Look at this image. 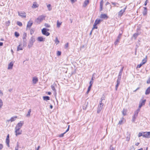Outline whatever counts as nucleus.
<instances>
[{"mask_svg":"<svg viewBox=\"0 0 150 150\" xmlns=\"http://www.w3.org/2000/svg\"><path fill=\"white\" fill-rule=\"evenodd\" d=\"M127 110L125 109H124L122 111V114L124 116L125 115H126Z\"/></svg>","mask_w":150,"mask_h":150,"instance_id":"obj_31","label":"nucleus"},{"mask_svg":"<svg viewBox=\"0 0 150 150\" xmlns=\"http://www.w3.org/2000/svg\"><path fill=\"white\" fill-rule=\"evenodd\" d=\"M71 1L72 4H73L75 2V1L74 0H71Z\"/></svg>","mask_w":150,"mask_h":150,"instance_id":"obj_60","label":"nucleus"},{"mask_svg":"<svg viewBox=\"0 0 150 150\" xmlns=\"http://www.w3.org/2000/svg\"><path fill=\"white\" fill-rule=\"evenodd\" d=\"M103 2V0H102L100 3V11H101L102 10Z\"/></svg>","mask_w":150,"mask_h":150,"instance_id":"obj_21","label":"nucleus"},{"mask_svg":"<svg viewBox=\"0 0 150 150\" xmlns=\"http://www.w3.org/2000/svg\"><path fill=\"white\" fill-rule=\"evenodd\" d=\"M139 113V112H137L136 110V111H135L134 112V115H135V116H138V113Z\"/></svg>","mask_w":150,"mask_h":150,"instance_id":"obj_52","label":"nucleus"},{"mask_svg":"<svg viewBox=\"0 0 150 150\" xmlns=\"http://www.w3.org/2000/svg\"><path fill=\"white\" fill-rule=\"evenodd\" d=\"M33 24V23L32 21H29L28 22L27 25V28H30L31 26Z\"/></svg>","mask_w":150,"mask_h":150,"instance_id":"obj_13","label":"nucleus"},{"mask_svg":"<svg viewBox=\"0 0 150 150\" xmlns=\"http://www.w3.org/2000/svg\"><path fill=\"white\" fill-rule=\"evenodd\" d=\"M110 150H114L113 147L112 146H110Z\"/></svg>","mask_w":150,"mask_h":150,"instance_id":"obj_58","label":"nucleus"},{"mask_svg":"<svg viewBox=\"0 0 150 150\" xmlns=\"http://www.w3.org/2000/svg\"><path fill=\"white\" fill-rule=\"evenodd\" d=\"M139 142H137V143H135V145L136 146H138V145H139Z\"/></svg>","mask_w":150,"mask_h":150,"instance_id":"obj_63","label":"nucleus"},{"mask_svg":"<svg viewBox=\"0 0 150 150\" xmlns=\"http://www.w3.org/2000/svg\"><path fill=\"white\" fill-rule=\"evenodd\" d=\"M141 108H139V107L136 110V111L138 112H139L140 111V109Z\"/></svg>","mask_w":150,"mask_h":150,"instance_id":"obj_61","label":"nucleus"},{"mask_svg":"<svg viewBox=\"0 0 150 150\" xmlns=\"http://www.w3.org/2000/svg\"><path fill=\"white\" fill-rule=\"evenodd\" d=\"M91 87L90 86H88L87 91V92H86V93L87 94H88L89 93V91H90V90H91Z\"/></svg>","mask_w":150,"mask_h":150,"instance_id":"obj_43","label":"nucleus"},{"mask_svg":"<svg viewBox=\"0 0 150 150\" xmlns=\"http://www.w3.org/2000/svg\"><path fill=\"white\" fill-rule=\"evenodd\" d=\"M97 25L94 23L93 25V27L92 29V30H93L94 29H97L98 28L96 26Z\"/></svg>","mask_w":150,"mask_h":150,"instance_id":"obj_41","label":"nucleus"},{"mask_svg":"<svg viewBox=\"0 0 150 150\" xmlns=\"http://www.w3.org/2000/svg\"><path fill=\"white\" fill-rule=\"evenodd\" d=\"M10 24V21H8L7 22H6V26H8Z\"/></svg>","mask_w":150,"mask_h":150,"instance_id":"obj_46","label":"nucleus"},{"mask_svg":"<svg viewBox=\"0 0 150 150\" xmlns=\"http://www.w3.org/2000/svg\"><path fill=\"white\" fill-rule=\"evenodd\" d=\"M3 147V146L2 144H0V150L2 149Z\"/></svg>","mask_w":150,"mask_h":150,"instance_id":"obj_53","label":"nucleus"},{"mask_svg":"<svg viewBox=\"0 0 150 150\" xmlns=\"http://www.w3.org/2000/svg\"><path fill=\"white\" fill-rule=\"evenodd\" d=\"M93 83V81H90L89 82L90 85L89 86H90L91 87Z\"/></svg>","mask_w":150,"mask_h":150,"instance_id":"obj_54","label":"nucleus"},{"mask_svg":"<svg viewBox=\"0 0 150 150\" xmlns=\"http://www.w3.org/2000/svg\"><path fill=\"white\" fill-rule=\"evenodd\" d=\"M137 116H135V115H134L132 117V121L133 122H134L135 121V119L136 118V117H137Z\"/></svg>","mask_w":150,"mask_h":150,"instance_id":"obj_37","label":"nucleus"},{"mask_svg":"<svg viewBox=\"0 0 150 150\" xmlns=\"http://www.w3.org/2000/svg\"><path fill=\"white\" fill-rule=\"evenodd\" d=\"M126 9V7L123 10H120L118 13V16H121L123 14V13L125 11V10Z\"/></svg>","mask_w":150,"mask_h":150,"instance_id":"obj_11","label":"nucleus"},{"mask_svg":"<svg viewBox=\"0 0 150 150\" xmlns=\"http://www.w3.org/2000/svg\"><path fill=\"white\" fill-rule=\"evenodd\" d=\"M18 15L19 16L21 17L22 18H25L26 17V13L24 12L23 11L21 12H20L19 11H18Z\"/></svg>","mask_w":150,"mask_h":150,"instance_id":"obj_6","label":"nucleus"},{"mask_svg":"<svg viewBox=\"0 0 150 150\" xmlns=\"http://www.w3.org/2000/svg\"><path fill=\"white\" fill-rule=\"evenodd\" d=\"M146 101V100H144L140 101L139 106V108H141L143 105H144Z\"/></svg>","mask_w":150,"mask_h":150,"instance_id":"obj_9","label":"nucleus"},{"mask_svg":"<svg viewBox=\"0 0 150 150\" xmlns=\"http://www.w3.org/2000/svg\"><path fill=\"white\" fill-rule=\"evenodd\" d=\"M142 65H143V64H142V63H141L137 65V68H140L142 66Z\"/></svg>","mask_w":150,"mask_h":150,"instance_id":"obj_50","label":"nucleus"},{"mask_svg":"<svg viewBox=\"0 0 150 150\" xmlns=\"http://www.w3.org/2000/svg\"><path fill=\"white\" fill-rule=\"evenodd\" d=\"M19 144L18 142H17L16 144V146L15 147V150H18V148L19 147Z\"/></svg>","mask_w":150,"mask_h":150,"instance_id":"obj_35","label":"nucleus"},{"mask_svg":"<svg viewBox=\"0 0 150 150\" xmlns=\"http://www.w3.org/2000/svg\"><path fill=\"white\" fill-rule=\"evenodd\" d=\"M56 86V85L55 84H53L51 86L52 89L55 92L56 91V90L55 88V86Z\"/></svg>","mask_w":150,"mask_h":150,"instance_id":"obj_25","label":"nucleus"},{"mask_svg":"<svg viewBox=\"0 0 150 150\" xmlns=\"http://www.w3.org/2000/svg\"><path fill=\"white\" fill-rule=\"evenodd\" d=\"M51 5L50 4H49L47 6V7L49 11H51L52 9V8H51Z\"/></svg>","mask_w":150,"mask_h":150,"instance_id":"obj_42","label":"nucleus"},{"mask_svg":"<svg viewBox=\"0 0 150 150\" xmlns=\"http://www.w3.org/2000/svg\"><path fill=\"white\" fill-rule=\"evenodd\" d=\"M45 16L42 15L38 17L35 20V22L38 24H40L45 18Z\"/></svg>","mask_w":150,"mask_h":150,"instance_id":"obj_2","label":"nucleus"},{"mask_svg":"<svg viewBox=\"0 0 150 150\" xmlns=\"http://www.w3.org/2000/svg\"><path fill=\"white\" fill-rule=\"evenodd\" d=\"M144 10L143 12L142 13L144 16H145L147 14V9L146 7H144Z\"/></svg>","mask_w":150,"mask_h":150,"instance_id":"obj_17","label":"nucleus"},{"mask_svg":"<svg viewBox=\"0 0 150 150\" xmlns=\"http://www.w3.org/2000/svg\"><path fill=\"white\" fill-rule=\"evenodd\" d=\"M120 38H120L118 36L117 37V38L116 39V41L115 42V43H114V44L115 45H116L117 44V43L118 42H119L120 40Z\"/></svg>","mask_w":150,"mask_h":150,"instance_id":"obj_29","label":"nucleus"},{"mask_svg":"<svg viewBox=\"0 0 150 150\" xmlns=\"http://www.w3.org/2000/svg\"><path fill=\"white\" fill-rule=\"evenodd\" d=\"M143 137L146 138H150V132H144Z\"/></svg>","mask_w":150,"mask_h":150,"instance_id":"obj_7","label":"nucleus"},{"mask_svg":"<svg viewBox=\"0 0 150 150\" xmlns=\"http://www.w3.org/2000/svg\"><path fill=\"white\" fill-rule=\"evenodd\" d=\"M121 31H122V33H120L119 34V35L118 36V37L121 38V35H122V33H123V32H122V30H121Z\"/></svg>","mask_w":150,"mask_h":150,"instance_id":"obj_57","label":"nucleus"},{"mask_svg":"<svg viewBox=\"0 0 150 150\" xmlns=\"http://www.w3.org/2000/svg\"><path fill=\"white\" fill-rule=\"evenodd\" d=\"M45 25L46 27L47 28H49L50 27V25L47 23H45Z\"/></svg>","mask_w":150,"mask_h":150,"instance_id":"obj_51","label":"nucleus"},{"mask_svg":"<svg viewBox=\"0 0 150 150\" xmlns=\"http://www.w3.org/2000/svg\"><path fill=\"white\" fill-rule=\"evenodd\" d=\"M17 24L18 25L20 26H21L22 25V23L19 21H17Z\"/></svg>","mask_w":150,"mask_h":150,"instance_id":"obj_45","label":"nucleus"},{"mask_svg":"<svg viewBox=\"0 0 150 150\" xmlns=\"http://www.w3.org/2000/svg\"><path fill=\"white\" fill-rule=\"evenodd\" d=\"M65 133L66 132H64L63 133L61 134H59V137H63L64 136V134H65Z\"/></svg>","mask_w":150,"mask_h":150,"instance_id":"obj_48","label":"nucleus"},{"mask_svg":"<svg viewBox=\"0 0 150 150\" xmlns=\"http://www.w3.org/2000/svg\"><path fill=\"white\" fill-rule=\"evenodd\" d=\"M47 94L49 95H50L51 94V93L50 92H48Z\"/></svg>","mask_w":150,"mask_h":150,"instance_id":"obj_64","label":"nucleus"},{"mask_svg":"<svg viewBox=\"0 0 150 150\" xmlns=\"http://www.w3.org/2000/svg\"><path fill=\"white\" fill-rule=\"evenodd\" d=\"M23 124V122L20 121L17 125L15 127L16 130L15 132H16V136L21 134V132H18L19 130Z\"/></svg>","mask_w":150,"mask_h":150,"instance_id":"obj_1","label":"nucleus"},{"mask_svg":"<svg viewBox=\"0 0 150 150\" xmlns=\"http://www.w3.org/2000/svg\"><path fill=\"white\" fill-rule=\"evenodd\" d=\"M61 54V52L59 51H58L57 52V56H60Z\"/></svg>","mask_w":150,"mask_h":150,"instance_id":"obj_49","label":"nucleus"},{"mask_svg":"<svg viewBox=\"0 0 150 150\" xmlns=\"http://www.w3.org/2000/svg\"><path fill=\"white\" fill-rule=\"evenodd\" d=\"M3 105L2 100L0 98V109L1 108Z\"/></svg>","mask_w":150,"mask_h":150,"instance_id":"obj_44","label":"nucleus"},{"mask_svg":"<svg viewBox=\"0 0 150 150\" xmlns=\"http://www.w3.org/2000/svg\"><path fill=\"white\" fill-rule=\"evenodd\" d=\"M32 81L33 82V83L35 84L37 83L38 81V78L36 77H33Z\"/></svg>","mask_w":150,"mask_h":150,"instance_id":"obj_23","label":"nucleus"},{"mask_svg":"<svg viewBox=\"0 0 150 150\" xmlns=\"http://www.w3.org/2000/svg\"><path fill=\"white\" fill-rule=\"evenodd\" d=\"M48 31L49 29H47L46 28H43L42 30V34L46 36H48L50 35V33L47 32V31Z\"/></svg>","mask_w":150,"mask_h":150,"instance_id":"obj_3","label":"nucleus"},{"mask_svg":"<svg viewBox=\"0 0 150 150\" xmlns=\"http://www.w3.org/2000/svg\"><path fill=\"white\" fill-rule=\"evenodd\" d=\"M55 42L56 44L57 45L59 43V41L58 40V38L57 37L55 39Z\"/></svg>","mask_w":150,"mask_h":150,"instance_id":"obj_36","label":"nucleus"},{"mask_svg":"<svg viewBox=\"0 0 150 150\" xmlns=\"http://www.w3.org/2000/svg\"><path fill=\"white\" fill-rule=\"evenodd\" d=\"M23 47L22 45L20 44L18 46L17 48V51H19L20 50H23Z\"/></svg>","mask_w":150,"mask_h":150,"instance_id":"obj_14","label":"nucleus"},{"mask_svg":"<svg viewBox=\"0 0 150 150\" xmlns=\"http://www.w3.org/2000/svg\"><path fill=\"white\" fill-rule=\"evenodd\" d=\"M146 83L148 84L150 83V77L149 78V79L147 81Z\"/></svg>","mask_w":150,"mask_h":150,"instance_id":"obj_56","label":"nucleus"},{"mask_svg":"<svg viewBox=\"0 0 150 150\" xmlns=\"http://www.w3.org/2000/svg\"><path fill=\"white\" fill-rule=\"evenodd\" d=\"M117 83L115 86V87L116 90H117L118 87L120 84V82H119V81H117Z\"/></svg>","mask_w":150,"mask_h":150,"instance_id":"obj_34","label":"nucleus"},{"mask_svg":"<svg viewBox=\"0 0 150 150\" xmlns=\"http://www.w3.org/2000/svg\"><path fill=\"white\" fill-rule=\"evenodd\" d=\"M27 34L26 33H24L23 34V46L24 45H26V37Z\"/></svg>","mask_w":150,"mask_h":150,"instance_id":"obj_8","label":"nucleus"},{"mask_svg":"<svg viewBox=\"0 0 150 150\" xmlns=\"http://www.w3.org/2000/svg\"><path fill=\"white\" fill-rule=\"evenodd\" d=\"M89 3V0H85L83 3V7H85Z\"/></svg>","mask_w":150,"mask_h":150,"instance_id":"obj_20","label":"nucleus"},{"mask_svg":"<svg viewBox=\"0 0 150 150\" xmlns=\"http://www.w3.org/2000/svg\"><path fill=\"white\" fill-rule=\"evenodd\" d=\"M17 117L16 116L12 117L9 120H8V121H10L11 122L14 121L15 120Z\"/></svg>","mask_w":150,"mask_h":150,"instance_id":"obj_27","label":"nucleus"},{"mask_svg":"<svg viewBox=\"0 0 150 150\" xmlns=\"http://www.w3.org/2000/svg\"><path fill=\"white\" fill-rule=\"evenodd\" d=\"M100 18L103 19H107L108 18V16L106 14H101L100 16Z\"/></svg>","mask_w":150,"mask_h":150,"instance_id":"obj_15","label":"nucleus"},{"mask_svg":"<svg viewBox=\"0 0 150 150\" xmlns=\"http://www.w3.org/2000/svg\"><path fill=\"white\" fill-rule=\"evenodd\" d=\"M103 104L102 103H100V104L98 105L97 111V112L98 113H100V112L103 108Z\"/></svg>","mask_w":150,"mask_h":150,"instance_id":"obj_5","label":"nucleus"},{"mask_svg":"<svg viewBox=\"0 0 150 150\" xmlns=\"http://www.w3.org/2000/svg\"><path fill=\"white\" fill-rule=\"evenodd\" d=\"M127 136L126 140L128 141L129 140L130 137V133L129 132H127Z\"/></svg>","mask_w":150,"mask_h":150,"instance_id":"obj_12","label":"nucleus"},{"mask_svg":"<svg viewBox=\"0 0 150 150\" xmlns=\"http://www.w3.org/2000/svg\"><path fill=\"white\" fill-rule=\"evenodd\" d=\"M141 33V32L135 33L133 35V36L135 38V39H136V38L137 37V36Z\"/></svg>","mask_w":150,"mask_h":150,"instance_id":"obj_28","label":"nucleus"},{"mask_svg":"<svg viewBox=\"0 0 150 150\" xmlns=\"http://www.w3.org/2000/svg\"><path fill=\"white\" fill-rule=\"evenodd\" d=\"M123 68H124V67H122V68L120 70V72L119 73V75H122V71H123Z\"/></svg>","mask_w":150,"mask_h":150,"instance_id":"obj_40","label":"nucleus"},{"mask_svg":"<svg viewBox=\"0 0 150 150\" xmlns=\"http://www.w3.org/2000/svg\"><path fill=\"white\" fill-rule=\"evenodd\" d=\"M13 66V63L12 62H11L8 65V69H12Z\"/></svg>","mask_w":150,"mask_h":150,"instance_id":"obj_16","label":"nucleus"},{"mask_svg":"<svg viewBox=\"0 0 150 150\" xmlns=\"http://www.w3.org/2000/svg\"><path fill=\"white\" fill-rule=\"evenodd\" d=\"M37 40L39 41L43 42L45 40V38H43L42 37H38Z\"/></svg>","mask_w":150,"mask_h":150,"instance_id":"obj_18","label":"nucleus"},{"mask_svg":"<svg viewBox=\"0 0 150 150\" xmlns=\"http://www.w3.org/2000/svg\"><path fill=\"white\" fill-rule=\"evenodd\" d=\"M38 7V5H37V2H33V6H32V7L33 8H37Z\"/></svg>","mask_w":150,"mask_h":150,"instance_id":"obj_19","label":"nucleus"},{"mask_svg":"<svg viewBox=\"0 0 150 150\" xmlns=\"http://www.w3.org/2000/svg\"><path fill=\"white\" fill-rule=\"evenodd\" d=\"M15 36L18 38L19 36V34L17 32H15L14 33Z\"/></svg>","mask_w":150,"mask_h":150,"instance_id":"obj_39","label":"nucleus"},{"mask_svg":"<svg viewBox=\"0 0 150 150\" xmlns=\"http://www.w3.org/2000/svg\"><path fill=\"white\" fill-rule=\"evenodd\" d=\"M31 109H30L29 110H28V113L26 115V116L27 117H29L30 116V113L31 112Z\"/></svg>","mask_w":150,"mask_h":150,"instance_id":"obj_32","label":"nucleus"},{"mask_svg":"<svg viewBox=\"0 0 150 150\" xmlns=\"http://www.w3.org/2000/svg\"><path fill=\"white\" fill-rule=\"evenodd\" d=\"M121 75H118V79H117V81H119V82H120V79H121Z\"/></svg>","mask_w":150,"mask_h":150,"instance_id":"obj_47","label":"nucleus"},{"mask_svg":"<svg viewBox=\"0 0 150 150\" xmlns=\"http://www.w3.org/2000/svg\"><path fill=\"white\" fill-rule=\"evenodd\" d=\"M69 43L68 42L65 45V47L67 48L68 46Z\"/></svg>","mask_w":150,"mask_h":150,"instance_id":"obj_59","label":"nucleus"},{"mask_svg":"<svg viewBox=\"0 0 150 150\" xmlns=\"http://www.w3.org/2000/svg\"><path fill=\"white\" fill-rule=\"evenodd\" d=\"M9 134H8L6 137V143L7 144V146L8 147H9Z\"/></svg>","mask_w":150,"mask_h":150,"instance_id":"obj_10","label":"nucleus"},{"mask_svg":"<svg viewBox=\"0 0 150 150\" xmlns=\"http://www.w3.org/2000/svg\"><path fill=\"white\" fill-rule=\"evenodd\" d=\"M35 41V38L33 37H32L30 40L29 43L28 45V47L29 48L32 47L33 45L34 42Z\"/></svg>","mask_w":150,"mask_h":150,"instance_id":"obj_4","label":"nucleus"},{"mask_svg":"<svg viewBox=\"0 0 150 150\" xmlns=\"http://www.w3.org/2000/svg\"><path fill=\"white\" fill-rule=\"evenodd\" d=\"M140 30V29L139 28H138L137 29V32L139 33L138 31Z\"/></svg>","mask_w":150,"mask_h":150,"instance_id":"obj_62","label":"nucleus"},{"mask_svg":"<svg viewBox=\"0 0 150 150\" xmlns=\"http://www.w3.org/2000/svg\"><path fill=\"white\" fill-rule=\"evenodd\" d=\"M62 22H60L59 21H57V26L58 28H59L62 24Z\"/></svg>","mask_w":150,"mask_h":150,"instance_id":"obj_30","label":"nucleus"},{"mask_svg":"<svg viewBox=\"0 0 150 150\" xmlns=\"http://www.w3.org/2000/svg\"><path fill=\"white\" fill-rule=\"evenodd\" d=\"M144 132H140L139 134L138 137H140L142 136H143V135L144 134Z\"/></svg>","mask_w":150,"mask_h":150,"instance_id":"obj_38","label":"nucleus"},{"mask_svg":"<svg viewBox=\"0 0 150 150\" xmlns=\"http://www.w3.org/2000/svg\"><path fill=\"white\" fill-rule=\"evenodd\" d=\"M122 122H123V121L122 120H121L119 121L118 122V124H119V125L122 124Z\"/></svg>","mask_w":150,"mask_h":150,"instance_id":"obj_55","label":"nucleus"},{"mask_svg":"<svg viewBox=\"0 0 150 150\" xmlns=\"http://www.w3.org/2000/svg\"><path fill=\"white\" fill-rule=\"evenodd\" d=\"M43 99L44 100L47 101V100H50V97L48 96H43Z\"/></svg>","mask_w":150,"mask_h":150,"instance_id":"obj_24","label":"nucleus"},{"mask_svg":"<svg viewBox=\"0 0 150 150\" xmlns=\"http://www.w3.org/2000/svg\"><path fill=\"white\" fill-rule=\"evenodd\" d=\"M147 56H146V58L143 59L142 60V62H141V63H142V64H145L146 62V61H147L146 58H147Z\"/></svg>","mask_w":150,"mask_h":150,"instance_id":"obj_33","label":"nucleus"},{"mask_svg":"<svg viewBox=\"0 0 150 150\" xmlns=\"http://www.w3.org/2000/svg\"><path fill=\"white\" fill-rule=\"evenodd\" d=\"M150 93V86L148 87L146 91L145 94L148 95Z\"/></svg>","mask_w":150,"mask_h":150,"instance_id":"obj_22","label":"nucleus"},{"mask_svg":"<svg viewBox=\"0 0 150 150\" xmlns=\"http://www.w3.org/2000/svg\"><path fill=\"white\" fill-rule=\"evenodd\" d=\"M100 21L101 20L100 19L97 18L95 20L94 23L97 25L100 23Z\"/></svg>","mask_w":150,"mask_h":150,"instance_id":"obj_26","label":"nucleus"}]
</instances>
